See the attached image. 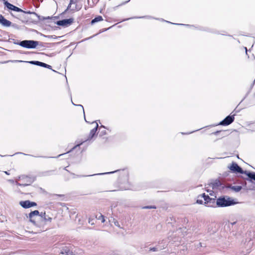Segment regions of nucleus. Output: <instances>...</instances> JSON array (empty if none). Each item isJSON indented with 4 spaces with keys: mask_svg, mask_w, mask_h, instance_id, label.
Segmentation results:
<instances>
[{
    "mask_svg": "<svg viewBox=\"0 0 255 255\" xmlns=\"http://www.w3.org/2000/svg\"><path fill=\"white\" fill-rule=\"evenodd\" d=\"M235 204L234 200L228 196L220 197L216 200V205L219 207L230 206Z\"/></svg>",
    "mask_w": 255,
    "mask_h": 255,
    "instance_id": "obj_1",
    "label": "nucleus"
},
{
    "mask_svg": "<svg viewBox=\"0 0 255 255\" xmlns=\"http://www.w3.org/2000/svg\"><path fill=\"white\" fill-rule=\"evenodd\" d=\"M201 197H203L204 200V205L208 207H216V201L215 199L216 196L214 197H210L208 195H206L205 193L201 194Z\"/></svg>",
    "mask_w": 255,
    "mask_h": 255,
    "instance_id": "obj_2",
    "label": "nucleus"
},
{
    "mask_svg": "<svg viewBox=\"0 0 255 255\" xmlns=\"http://www.w3.org/2000/svg\"><path fill=\"white\" fill-rule=\"evenodd\" d=\"M39 42L34 40H23L18 43L21 46L26 48H35L38 45Z\"/></svg>",
    "mask_w": 255,
    "mask_h": 255,
    "instance_id": "obj_3",
    "label": "nucleus"
},
{
    "mask_svg": "<svg viewBox=\"0 0 255 255\" xmlns=\"http://www.w3.org/2000/svg\"><path fill=\"white\" fill-rule=\"evenodd\" d=\"M0 23L5 27H9L12 26L13 27L17 28L18 26L15 24H11V22L5 19L2 15H0Z\"/></svg>",
    "mask_w": 255,
    "mask_h": 255,
    "instance_id": "obj_4",
    "label": "nucleus"
},
{
    "mask_svg": "<svg viewBox=\"0 0 255 255\" xmlns=\"http://www.w3.org/2000/svg\"><path fill=\"white\" fill-rule=\"evenodd\" d=\"M41 217L40 214L39 215V212L38 210H35L34 211L31 212L29 214V218L30 221L35 223V220L36 219H40Z\"/></svg>",
    "mask_w": 255,
    "mask_h": 255,
    "instance_id": "obj_5",
    "label": "nucleus"
},
{
    "mask_svg": "<svg viewBox=\"0 0 255 255\" xmlns=\"http://www.w3.org/2000/svg\"><path fill=\"white\" fill-rule=\"evenodd\" d=\"M4 5L9 10H13L17 12H23V11L18 7L9 3L7 1L4 0Z\"/></svg>",
    "mask_w": 255,
    "mask_h": 255,
    "instance_id": "obj_6",
    "label": "nucleus"
},
{
    "mask_svg": "<svg viewBox=\"0 0 255 255\" xmlns=\"http://www.w3.org/2000/svg\"><path fill=\"white\" fill-rule=\"evenodd\" d=\"M229 169L234 172L240 173H243L244 172L242 168L235 162H233L232 164L229 166Z\"/></svg>",
    "mask_w": 255,
    "mask_h": 255,
    "instance_id": "obj_7",
    "label": "nucleus"
},
{
    "mask_svg": "<svg viewBox=\"0 0 255 255\" xmlns=\"http://www.w3.org/2000/svg\"><path fill=\"white\" fill-rule=\"evenodd\" d=\"M234 120V116H229L227 117L224 120H223L221 123H220V125H223V126H228L230 124H231Z\"/></svg>",
    "mask_w": 255,
    "mask_h": 255,
    "instance_id": "obj_8",
    "label": "nucleus"
},
{
    "mask_svg": "<svg viewBox=\"0 0 255 255\" xmlns=\"http://www.w3.org/2000/svg\"><path fill=\"white\" fill-rule=\"evenodd\" d=\"M20 205L24 208H28L31 207L36 206V204L35 202L27 200L25 201H21L20 202Z\"/></svg>",
    "mask_w": 255,
    "mask_h": 255,
    "instance_id": "obj_9",
    "label": "nucleus"
},
{
    "mask_svg": "<svg viewBox=\"0 0 255 255\" xmlns=\"http://www.w3.org/2000/svg\"><path fill=\"white\" fill-rule=\"evenodd\" d=\"M73 21V19L69 18V19H65L61 20H59L57 22V24L58 25L61 26H68L70 24H71Z\"/></svg>",
    "mask_w": 255,
    "mask_h": 255,
    "instance_id": "obj_10",
    "label": "nucleus"
},
{
    "mask_svg": "<svg viewBox=\"0 0 255 255\" xmlns=\"http://www.w3.org/2000/svg\"><path fill=\"white\" fill-rule=\"evenodd\" d=\"M29 62L32 64H35V65L40 66L41 67H45V68H48L50 69H51V66L50 65H48L46 63L36 61H30Z\"/></svg>",
    "mask_w": 255,
    "mask_h": 255,
    "instance_id": "obj_11",
    "label": "nucleus"
},
{
    "mask_svg": "<svg viewBox=\"0 0 255 255\" xmlns=\"http://www.w3.org/2000/svg\"><path fill=\"white\" fill-rule=\"evenodd\" d=\"M98 127H99L98 124L96 123L95 127L90 131L89 137L87 140H90V139H92L94 136V135H95V134L96 133V131L97 130Z\"/></svg>",
    "mask_w": 255,
    "mask_h": 255,
    "instance_id": "obj_12",
    "label": "nucleus"
},
{
    "mask_svg": "<svg viewBox=\"0 0 255 255\" xmlns=\"http://www.w3.org/2000/svg\"><path fill=\"white\" fill-rule=\"evenodd\" d=\"M40 216V218L43 219L45 222H51L52 221V218L49 216L48 215H46L45 212L41 213Z\"/></svg>",
    "mask_w": 255,
    "mask_h": 255,
    "instance_id": "obj_13",
    "label": "nucleus"
},
{
    "mask_svg": "<svg viewBox=\"0 0 255 255\" xmlns=\"http://www.w3.org/2000/svg\"><path fill=\"white\" fill-rule=\"evenodd\" d=\"M245 173L251 179L255 180V173L248 172L247 171Z\"/></svg>",
    "mask_w": 255,
    "mask_h": 255,
    "instance_id": "obj_14",
    "label": "nucleus"
},
{
    "mask_svg": "<svg viewBox=\"0 0 255 255\" xmlns=\"http://www.w3.org/2000/svg\"><path fill=\"white\" fill-rule=\"evenodd\" d=\"M96 218L99 220H101V222L102 223H104L105 221V217L101 214L97 215Z\"/></svg>",
    "mask_w": 255,
    "mask_h": 255,
    "instance_id": "obj_15",
    "label": "nucleus"
},
{
    "mask_svg": "<svg viewBox=\"0 0 255 255\" xmlns=\"http://www.w3.org/2000/svg\"><path fill=\"white\" fill-rule=\"evenodd\" d=\"M102 20H103L102 17L101 16H98L95 17L94 19H93L92 20L91 23L93 24V23H94L95 22L102 21Z\"/></svg>",
    "mask_w": 255,
    "mask_h": 255,
    "instance_id": "obj_16",
    "label": "nucleus"
},
{
    "mask_svg": "<svg viewBox=\"0 0 255 255\" xmlns=\"http://www.w3.org/2000/svg\"><path fill=\"white\" fill-rule=\"evenodd\" d=\"M203 198V197H201V195L198 196V199L197 200L196 202L200 204H204V200L202 199H200V198Z\"/></svg>",
    "mask_w": 255,
    "mask_h": 255,
    "instance_id": "obj_17",
    "label": "nucleus"
},
{
    "mask_svg": "<svg viewBox=\"0 0 255 255\" xmlns=\"http://www.w3.org/2000/svg\"><path fill=\"white\" fill-rule=\"evenodd\" d=\"M232 189L236 192H239L241 190L242 187L240 186H236L233 187Z\"/></svg>",
    "mask_w": 255,
    "mask_h": 255,
    "instance_id": "obj_18",
    "label": "nucleus"
},
{
    "mask_svg": "<svg viewBox=\"0 0 255 255\" xmlns=\"http://www.w3.org/2000/svg\"><path fill=\"white\" fill-rule=\"evenodd\" d=\"M65 254L63 252H62L61 253V254L59 255H71L72 253V252H70L69 251H66V250H65Z\"/></svg>",
    "mask_w": 255,
    "mask_h": 255,
    "instance_id": "obj_19",
    "label": "nucleus"
},
{
    "mask_svg": "<svg viewBox=\"0 0 255 255\" xmlns=\"http://www.w3.org/2000/svg\"><path fill=\"white\" fill-rule=\"evenodd\" d=\"M114 223L115 224V225L119 228H121V226L120 225V224L118 222V221L117 220H115V219H114Z\"/></svg>",
    "mask_w": 255,
    "mask_h": 255,
    "instance_id": "obj_20",
    "label": "nucleus"
},
{
    "mask_svg": "<svg viewBox=\"0 0 255 255\" xmlns=\"http://www.w3.org/2000/svg\"><path fill=\"white\" fill-rule=\"evenodd\" d=\"M104 173H102L101 174H104ZM99 174H93V175H86V176H85V175H79V176H78V177H86V176H94V175H99Z\"/></svg>",
    "mask_w": 255,
    "mask_h": 255,
    "instance_id": "obj_21",
    "label": "nucleus"
},
{
    "mask_svg": "<svg viewBox=\"0 0 255 255\" xmlns=\"http://www.w3.org/2000/svg\"><path fill=\"white\" fill-rule=\"evenodd\" d=\"M73 2V0H70V3H69V5L68 6V8H67L68 9L70 8V7L71 6V4H72Z\"/></svg>",
    "mask_w": 255,
    "mask_h": 255,
    "instance_id": "obj_22",
    "label": "nucleus"
},
{
    "mask_svg": "<svg viewBox=\"0 0 255 255\" xmlns=\"http://www.w3.org/2000/svg\"><path fill=\"white\" fill-rule=\"evenodd\" d=\"M143 208H145V209H151V208H155V207H151V206H146V207H144Z\"/></svg>",
    "mask_w": 255,
    "mask_h": 255,
    "instance_id": "obj_23",
    "label": "nucleus"
},
{
    "mask_svg": "<svg viewBox=\"0 0 255 255\" xmlns=\"http://www.w3.org/2000/svg\"><path fill=\"white\" fill-rule=\"evenodd\" d=\"M150 251H153V252H155V251H157V249H156V248H151V249H150Z\"/></svg>",
    "mask_w": 255,
    "mask_h": 255,
    "instance_id": "obj_24",
    "label": "nucleus"
},
{
    "mask_svg": "<svg viewBox=\"0 0 255 255\" xmlns=\"http://www.w3.org/2000/svg\"><path fill=\"white\" fill-rule=\"evenodd\" d=\"M78 106H80V107L82 108V109H83V112L84 113V108H83V107L82 106V105H79Z\"/></svg>",
    "mask_w": 255,
    "mask_h": 255,
    "instance_id": "obj_25",
    "label": "nucleus"
},
{
    "mask_svg": "<svg viewBox=\"0 0 255 255\" xmlns=\"http://www.w3.org/2000/svg\"><path fill=\"white\" fill-rule=\"evenodd\" d=\"M81 143L79 144H77V145H76L75 147H73V148H75V147H76L77 146H79Z\"/></svg>",
    "mask_w": 255,
    "mask_h": 255,
    "instance_id": "obj_26",
    "label": "nucleus"
},
{
    "mask_svg": "<svg viewBox=\"0 0 255 255\" xmlns=\"http://www.w3.org/2000/svg\"><path fill=\"white\" fill-rule=\"evenodd\" d=\"M89 223H91V224H94L93 223H92V221H91V220H89Z\"/></svg>",
    "mask_w": 255,
    "mask_h": 255,
    "instance_id": "obj_27",
    "label": "nucleus"
},
{
    "mask_svg": "<svg viewBox=\"0 0 255 255\" xmlns=\"http://www.w3.org/2000/svg\"><path fill=\"white\" fill-rule=\"evenodd\" d=\"M236 224V222H233V223H231V224H232V225H234V224Z\"/></svg>",
    "mask_w": 255,
    "mask_h": 255,
    "instance_id": "obj_28",
    "label": "nucleus"
},
{
    "mask_svg": "<svg viewBox=\"0 0 255 255\" xmlns=\"http://www.w3.org/2000/svg\"><path fill=\"white\" fill-rule=\"evenodd\" d=\"M245 49H246V53H247V49L246 47L245 48Z\"/></svg>",
    "mask_w": 255,
    "mask_h": 255,
    "instance_id": "obj_29",
    "label": "nucleus"
},
{
    "mask_svg": "<svg viewBox=\"0 0 255 255\" xmlns=\"http://www.w3.org/2000/svg\"><path fill=\"white\" fill-rule=\"evenodd\" d=\"M5 173L6 174H8V172L7 171H5Z\"/></svg>",
    "mask_w": 255,
    "mask_h": 255,
    "instance_id": "obj_30",
    "label": "nucleus"
},
{
    "mask_svg": "<svg viewBox=\"0 0 255 255\" xmlns=\"http://www.w3.org/2000/svg\"><path fill=\"white\" fill-rule=\"evenodd\" d=\"M114 172H108V173H114Z\"/></svg>",
    "mask_w": 255,
    "mask_h": 255,
    "instance_id": "obj_31",
    "label": "nucleus"
},
{
    "mask_svg": "<svg viewBox=\"0 0 255 255\" xmlns=\"http://www.w3.org/2000/svg\"><path fill=\"white\" fill-rule=\"evenodd\" d=\"M210 195L211 196H213V195H212V193H210Z\"/></svg>",
    "mask_w": 255,
    "mask_h": 255,
    "instance_id": "obj_32",
    "label": "nucleus"
},
{
    "mask_svg": "<svg viewBox=\"0 0 255 255\" xmlns=\"http://www.w3.org/2000/svg\"><path fill=\"white\" fill-rule=\"evenodd\" d=\"M129 0H128V1H127V2H128Z\"/></svg>",
    "mask_w": 255,
    "mask_h": 255,
    "instance_id": "obj_33",
    "label": "nucleus"
}]
</instances>
